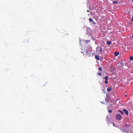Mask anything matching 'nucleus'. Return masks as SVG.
Returning <instances> with one entry per match:
<instances>
[{
	"mask_svg": "<svg viewBox=\"0 0 133 133\" xmlns=\"http://www.w3.org/2000/svg\"><path fill=\"white\" fill-rule=\"evenodd\" d=\"M112 88L111 87L109 88H108L107 89V90L108 91H110L112 90Z\"/></svg>",
	"mask_w": 133,
	"mask_h": 133,
	"instance_id": "1a4fd4ad",
	"label": "nucleus"
},
{
	"mask_svg": "<svg viewBox=\"0 0 133 133\" xmlns=\"http://www.w3.org/2000/svg\"><path fill=\"white\" fill-rule=\"evenodd\" d=\"M118 112H119L122 115H123L124 114L123 112L121 110H118Z\"/></svg>",
	"mask_w": 133,
	"mask_h": 133,
	"instance_id": "6e6552de",
	"label": "nucleus"
},
{
	"mask_svg": "<svg viewBox=\"0 0 133 133\" xmlns=\"http://www.w3.org/2000/svg\"><path fill=\"white\" fill-rule=\"evenodd\" d=\"M98 75H99V76H101V73H98Z\"/></svg>",
	"mask_w": 133,
	"mask_h": 133,
	"instance_id": "f3484780",
	"label": "nucleus"
},
{
	"mask_svg": "<svg viewBox=\"0 0 133 133\" xmlns=\"http://www.w3.org/2000/svg\"><path fill=\"white\" fill-rule=\"evenodd\" d=\"M108 111L109 112H110V113H111L112 112V110H109V111Z\"/></svg>",
	"mask_w": 133,
	"mask_h": 133,
	"instance_id": "dca6fc26",
	"label": "nucleus"
},
{
	"mask_svg": "<svg viewBox=\"0 0 133 133\" xmlns=\"http://www.w3.org/2000/svg\"><path fill=\"white\" fill-rule=\"evenodd\" d=\"M119 53L117 52H116L114 53V55L116 56H117L119 54Z\"/></svg>",
	"mask_w": 133,
	"mask_h": 133,
	"instance_id": "39448f33",
	"label": "nucleus"
},
{
	"mask_svg": "<svg viewBox=\"0 0 133 133\" xmlns=\"http://www.w3.org/2000/svg\"><path fill=\"white\" fill-rule=\"evenodd\" d=\"M117 2L116 1H114L113 2V3L114 4L117 3Z\"/></svg>",
	"mask_w": 133,
	"mask_h": 133,
	"instance_id": "2eb2a0df",
	"label": "nucleus"
},
{
	"mask_svg": "<svg viewBox=\"0 0 133 133\" xmlns=\"http://www.w3.org/2000/svg\"><path fill=\"white\" fill-rule=\"evenodd\" d=\"M107 120H108V121L109 122H110L111 121V119L110 118H109L108 117V116H107Z\"/></svg>",
	"mask_w": 133,
	"mask_h": 133,
	"instance_id": "0eeeda50",
	"label": "nucleus"
},
{
	"mask_svg": "<svg viewBox=\"0 0 133 133\" xmlns=\"http://www.w3.org/2000/svg\"><path fill=\"white\" fill-rule=\"evenodd\" d=\"M116 118L117 119L120 120L122 119V116L120 115L117 114L116 115Z\"/></svg>",
	"mask_w": 133,
	"mask_h": 133,
	"instance_id": "f257e3e1",
	"label": "nucleus"
},
{
	"mask_svg": "<svg viewBox=\"0 0 133 133\" xmlns=\"http://www.w3.org/2000/svg\"><path fill=\"white\" fill-rule=\"evenodd\" d=\"M131 1H132V2H133V0H131Z\"/></svg>",
	"mask_w": 133,
	"mask_h": 133,
	"instance_id": "5701e85b",
	"label": "nucleus"
},
{
	"mask_svg": "<svg viewBox=\"0 0 133 133\" xmlns=\"http://www.w3.org/2000/svg\"><path fill=\"white\" fill-rule=\"evenodd\" d=\"M129 59L131 61H132L133 60V57L130 56V57Z\"/></svg>",
	"mask_w": 133,
	"mask_h": 133,
	"instance_id": "ddd939ff",
	"label": "nucleus"
},
{
	"mask_svg": "<svg viewBox=\"0 0 133 133\" xmlns=\"http://www.w3.org/2000/svg\"><path fill=\"white\" fill-rule=\"evenodd\" d=\"M123 111L126 114V115L128 116L129 114V112L128 111L125 109H123Z\"/></svg>",
	"mask_w": 133,
	"mask_h": 133,
	"instance_id": "7ed1b4c3",
	"label": "nucleus"
},
{
	"mask_svg": "<svg viewBox=\"0 0 133 133\" xmlns=\"http://www.w3.org/2000/svg\"><path fill=\"white\" fill-rule=\"evenodd\" d=\"M107 44L108 45H110L111 43V42L109 41H107Z\"/></svg>",
	"mask_w": 133,
	"mask_h": 133,
	"instance_id": "9d476101",
	"label": "nucleus"
},
{
	"mask_svg": "<svg viewBox=\"0 0 133 133\" xmlns=\"http://www.w3.org/2000/svg\"><path fill=\"white\" fill-rule=\"evenodd\" d=\"M120 65L121 66H123L124 65V63L123 62H122L120 63Z\"/></svg>",
	"mask_w": 133,
	"mask_h": 133,
	"instance_id": "9b49d317",
	"label": "nucleus"
},
{
	"mask_svg": "<svg viewBox=\"0 0 133 133\" xmlns=\"http://www.w3.org/2000/svg\"><path fill=\"white\" fill-rule=\"evenodd\" d=\"M131 21H133V16H132V17Z\"/></svg>",
	"mask_w": 133,
	"mask_h": 133,
	"instance_id": "a211bd4d",
	"label": "nucleus"
},
{
	"mask_svg": "<svg viewBox=\"0 0 133 133\" xmlns=\"http://www.w3.org/2000/svg\"><path fill=\"white\" fill-rule=\"evenodd\" d=\"M103 93H104V94H105V93H106V92H105V91H103Z\"/></svg>",
	"mask_w": 133,
	"mask_h": 133,
	"instance_id": "6ab92c4d",
	"label": "nucleus"
},
{
	"mask_svg": "<svg viewBox=\"0 0 133 133\" xmlns=\"http://www.w3.org/2000/svg\"><path fill=\"white\" fill-rule=\"evenodd\" d=\"M95 57L96 60H99V56H98L96 55L95 56Z\"/></svg>",
	"mask_w": 133,
	"mask_h": 133,
	"instance_id": "423d86ee",
	"label": "nucleus"
},
{
	"mask_svg": "<svg viewBox=\"0 0 133 133\" xmlns=\"http://www.w3.org/2000/svg\"><path fill=\"white\" fill-rule=\"evenodd\" d=\"M108 77L107 76H106L104 77L103 78V79H105V81L104 82V83L105 84H107L108 83Z\"/></svg>",
	"mask_w": 133,
	"mask_h": 133,
	"instance_id": "f03ea898",
	"label": "nucleus"
},
{
	"mask_svg": "<svg viewBox=\"0 0 133 133\" xmlns=\"http://www.w3.org/2000/svg\"><path fill=\"white\" fill-rule=\"evenodd\" d=\"M89 20L90 22H93V20L91 18H90L89 19Z\"/></svg>",
	"mask_w": 133,
	"mask_h": 133,
	"instance_id": "f8f14e48",
	"label": "nucleus"
},
{
	"mask_svg": "<svg viewBox=\"0 0 133 133\" xmlns=\"http://www.w3.org/2000/svg\"><path fill=\"white\" fill-rule=\"evenodd\" d=\"M98 69L100 71H102V69L101 67H99L98 68Z\"/></svg>",
	"mask_w": 133,
	"mask_h": 133,
	"instance_id": "4468645a",
	"label": "nucleus"
},
{
	"mask_svg": "<svg viewBox=\"0 0 133 133\" xmlns=\"http://www.w3.org/2000/svg\"><path fill=\"white\" fill-rule=\"evenodd\" d=\"M93 23H94V24H96L94 22Z\"/></svg>",
	"mask_w": 133,
	"mask_h": 133,
	"instance_id": "412c9836",
	"label": "nucleus"
},
{
	"mask_svg": "<svg viewBox=\"0 0 133 133\" xmlns=\"http://www.w3.org/2000/svg\"><path fill=\"white\" fill-rule=\"evenodd\" d=\"M105 90V89H102V91H104Z\"/></svg>",
	"mask_w": 133,
	"mask_h": 133,
	"instance_id": "aec40b11",
	"label": "nucleus"
},
{
	"mask_svg": "<svg viewBox=\"0 0 133 133\" xmlns=\"http://www.w3.org/2000/svg\"><path fill=\"white\" fill-rule=\"evenodd\" d=\"M87 29H90L89 28H88Z\"/></svg>",
	"mask_w": 133,
	"mask_h": 133,
	"instance_id": "b1692460",
	"label": "nucleus"
},
{
	"mask_svg": "<svg viewBox=\"0 0 133 133\" xmlns=\"http://www.w3.org/2000/svg\"><path fill=\"white\" fill-rule=\"evenodd\" d=\"M97 51H99L100 53H101L102 51V48L100 47H98L97 48Z\"/></svg>",
	"mask_w": 133,
	"mask_h": 133,
	"instance_id": "20e7f679",
	"label": "nucleus"
},
{
	"mask_svg": "<svg viewBox=\"0 0 133 133\" xmlns=\"http://www.w3.org/2000/svg\"><path fill=\"white\" fill-rule=\"evenodd\" d=\"M132 38H133V35H132Z\"/></svg>",
	"mask_w": 133,
	"mask_h": 133,
	"instance_id": "4be33fe9",
	"label": "nucleus"
}]
</instances>
